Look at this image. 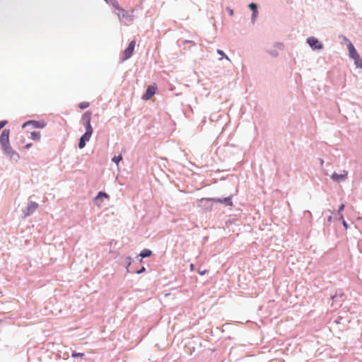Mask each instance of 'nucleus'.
Here are the masks:
<instances>
[{"mask_svg":"<svg viewBox=\"0 0 362 362\" xmlns=\"http://www.w3.org/2000/svg\"><path fill=\"white\" fill-rule=\"evenodd\" d=\"M109 196L105 193V192H100L97 197L95 198V201L96 202V204L98 205V206H100L101 204V202H103V198H108Z\"/></svg>","mask_w":362,"mask_h":362,"instance_id":"nucleus-11","label":"nucleus"},{"mask_svg":"<svg viewBox=\"0 0 362 362\" xmlns=\"http://www.w3.org/2000/svg\"><path fill=\"white\" fill-rule=\"evenodd\" d=\"M328 221H329V222H331V221H332V216H331L328 218Z\"/></svg>","mask_w":362,"mask_h":362,"instance_id":"nucleus-30","label":"nucleus"},{"mask_svg":"<svg viewBox=\"0 0 362 362\" xmlns=\"http://www.w3.org/2000/svg\"><path fill=\"white\" fill-rule=\"evenodd\" d=\"M91 117H92V112L90 111L86 112L82 116V119L83 121V124L84 123H90V120H91Z\"/></svg>","mask_w":362,"mask_h":362,"instance_id":"nucleus-13","label":"nucleus"},{"mask_svg":"<svg viewBox=\"0 0 362 362\" xmlns=\"http://www.w3.org/2000/svg\"><path fill=\"white\" fill-rule=\"evenodd\" d=\"M9 134L8 129H4L0 136V143L1 146L9 145Z\"/></svg>","mask_w":362,"mask_h":362,"instance_id":"nucleus-6","label":"nucleus"},{"mask_svg":"<svg viewBox=\"0 0 362 362\" xmlns=\"http://www.w3.org/2000/svg\"><path fill=\"white\" fill-rule=\"evenodd\" d=\"M184 43H185V44H186V43H192L193 45H195L192 41H190V40H185V41L184 42Z\"/></svg>","mask_w":362,"mask_h":362,"instance_id":"nucleus-27","label":"nucleus"},{"mask_svg":"<svg viewBox=\"0 0 362 362\" xmlns=\"http://www.w3.org/2000/svg\"><path fill=\"white\" fill-rule=\"evenodd\" d=\"M198 272H199V274L200 275H204V274H206V270H204V271H198Z\"/></svg>","mask_w":362,"mask_h":362,"instance_id":"nucleus-26","label":"nucleus"},{"mask_svg":"<svg viewBox=\"0 0 362 362\" xmlns=\"http://www.w3.org/2000/svg\"><path fill=\"white\" fill-rule=\"evenodd\" d=\"M83 356H84V354H83V353H77L76 351H73L72 354H71V356L73 358L83 357Z\"/></svg>","mask_w":362,"mask_h":362,"instance_id":"nucleus-21","label":"nucleus"},{"mask_svg":"<svg viewBox=\"0 0 362 362\" xmlns=\"http://www.w3.org/2000/svg\"><path fill=\"white\" fill-rule=\"evenodd\" d=\"M273 54H274V56H276L277 55V54L275 53V52H273Z\"/></svg>","mask_w":362,"mask_h":362,"instance_id":"nucleus-32","label":"nucleus"},{"mask_svg":"<svg viewBox=\"0 0 362 362\" xmlns=\"http://www.w3.org/2000/svg\"><path fill=\"white\" fill-rule=\"evenodd\" d=\"M344 204H341L339 208V210H338V214L339 215V218L340 219H343V214L341 213V211L344 210Z\"/></svg>","mask_w":362,"mask_h":362,"instance_id":"nucleus-20","label":"nucleus"},{"mask_svg":"<svg viewBox=\"0 0 362 362\" xmlns=\"http://www.w3.org/2000/svg\"><path fill=\"white\" fill-rule=\"evenodd\" d=\"M38 208V204L35 202H30L24 211L25 216H30Z\"/></svg>","mask_w":362,"mask_h":362,"instance_id":"nucleus-7","label":"nucleus"},{"mask_svg":"<svg viewBox=\"0 0 362 362\" xmlns=\"http://www.w3.org/2000/svg\"><path fill=\"white\" fill-rule=\"evenodd\" d=\"M307 42L313 49H320L322 47V44L313 37L308 38Z\"/></svg>","mask_w":362,"mask_h":362,"instance_id":"nucleus-9","label":"nucleus"},{"mask_svg":"<svg viewBox=\"0 0 362 362\" xmlns=\"http://www.w3.org/2000/svg\"><path fill=\"white\" fill-rule=\"evenodd\" d=\"M89 105L90 104L88 102H82V103H79L78 107L81 109H85V108H87L89 106Z\"/></svg>","mask_w":362,"mask_h":362,"instance_id":"nucleus-18","label":"nucleus"},{"mask_svg":"<svg viewBox=\"0 0 362 362\" xmlns=\"http://www.w3.org/2000/svg\"><path fill=\"white\" fill-rule=\"evenodd\" d=\"M145 270H146L145 267H141V269L140 270L137 271V272H136V273H137V274H141V273L144 272H145Z\"/></svg>","mask_w":362,"mask_h":362,"instance_id":"nucleus-24","label":"nucleus"},{"mask_svg":"<svg viewBox=\"0 0 362 362\" xmlns=\"http://www.w3.org/2000/svg\"><path fill=\"white\" fill-rule=\"evenodd\" d=\"M217 53H218V54L221 55L222 57H224L227 60H230V59L228 58V56H226L222 50H221V49H218V50H217Z\"/></svg>","mask_w":362,"mask_h":362,"instance_id":"nucleus-22","label":"nucleus"},{"mask_svg":"<svg viewBox=\"0 0 362 362\" xmlns=\"http://www.w3.org/2000/svg\"><path fill=\"white\" fill-rule=\"evenodd\" d=\"M32 125L34 128H40L42 129L46 126V123L42 121H28L23 124V127H26L27 125Z\"/></svg>","mask_w":362,"mask_h":362,"instance_id":"nucleus-8","label":"nucleus"},{"mask_svg":"<svg viewBox=\"0 0 362 362\" xmlns=\"http://www.w3.org/2000/svg\"><path fill=\"white\" fill-rule=\"evenodd\" d=\"M249 7L250 8V9H252L253 11V14L252 16H255L256 13H257V6L254 3H252L249 5Z\"/></svg>","mask_w":362,"mask_h":362,"instance_id":"nucleus-17","label":"nucleus"},{"mask_svg":"<svg viewBox=\"0 0 362 362\" xmlns=\"http://www.w3.org/2000/svg\"><path fill=\"white\" fill-rule=\"evenodd\" d=\"M206 201H212V202H216L219 203H228L229 205H232V202L230 201V197L224 198V199H214V198H206L205 199Z\"/></svg>","mask_w":362,"mask_h":362,"instance_id":"nucleus-12","label":"nucleus"},{"mask_svg":"<svg viewBox=\"0 0 362 362\" xmlns=\"http://www.w3.org/2000/svg\"><path fill=\"white\" fill-rule=\"evenodd\" d=\"M273 54H274V56H276L277 55V54L275 53V52H273Z\"/></svg>","mask_w":362,"mask_h":362,"instance_id":"nucleus-33","label":"nucleus"},{"mask_svg":"<svg viewBox=\"0 0 362 362\" xmlns=\"http://www.w3.org/2000/svg\"><path fill=\"white\" fill-rule=\"evenodd\" d=\"M90 137L91 136L88 135V134H84L80 139L78 147L80 148H84L86 146V141H89Z\"/></svg>","mask_w":362,"mask_h":362,"instance_id":"nucleus-10","label":"nucleus"},{"mask_svg":"<svg viewBox=\"0 0 362 362\" xmlns=\"http://www.w3.org/2000/svg\"><path fill=\"white\" fill-rule=\"evenodd\" d=\"M346 41L347 42V48L349 57L354 60L355 64L357 67L362 69V59L356 50L354 45L348 39H346Z\"/></svg>","mask_w":362,"mask_h":362,"instance_id":"nucleus-1","label":"nucleus"},{"mask_svg":"<svg viewBox=\"0 0 362 362\" xmlns=\"http://www.w3.org/2000/svg\"><path fill=\"white\" fill-rule=\"evenodd\" d=\"M135 45H136V42L134 40H132L129 44L127 48H126L122 53V62L129 59L133 55Z\"/></svg>","mask_w":362,"mask_h":362,"instance_id":"nucleus-2","label":"nucleus"},{"mask_svg":"<svg viewBox=\"0 0 362 362\" xmlns=\"http://www.w3.org/2000/svg\"><path fill=\"white\" fill-rule=\"evenodd\" d=\"M41 138L40 132H31V139L34 141H40Z\"/></svg>","mask_w":362,"mask_h":362,"instance_id":"nucleus-16","label":"nucleus"},{"mask_svg":"<svg viewBox=\"0 0 362 362\" xmlns=\"http://www.w3.org/2000/svg\"><path fill=\"white\" fill-rule=\"evenodd\" d=\"M6 121H0V130L6 125Z\"/></svg>","mask_w":362,"mask_h":362,"instance_id":"nucleus-23","label":"nucleus"},{"mask_svg":"<svg viewBox=\"0 0 362 362\" xmlns=\"http://www.w3.org/2000/svg\"><path fill=\"white\" fill-rule=\"evenodd\" d=\"M4 153L12 160H17L19 158L18 154L14 151L10 144L2 147Z\"/></svg>","mask_w":362,"mask_h":362,"instance_id":"nucleus-5","label":"nucleus"},{"mask_svg":"<svg viewBox=\"0 0 362 362\" xmlns=\"http://www.w3.org/2000/svg\"><path fill=\"white\" fill-rule=\"evenodd\" d=\"M32 146V144H28L25 145L26 148H29Z\"/></svg>","mask_w":362,"mask_h":362,"instance_id":"nucleus-29","label":"nucleus"},{"mask_svg":"<svg viewBox=\"0 0 362 362\" xmlns=\"http://www.w3.org/2000/svg\"><path fill=\"white\" fill-rule=\"evenodd\" d=\"M348 174H349L348 171L346 170H341L340 173H337L334 172L332 175L331 179L334 182H340L344 181L347 179Z\"/></svg>","mask_w":362,"mask_h":362,"instance_id":"nucleus-3","label":"nucleus"},{"mask_svg":"<svg viewBox=\"0 0 362 362\" xmlns=\"http://www.w3.org/2000/svg\"><path fill=\"white\" fill-rule=\"evenodd\" d=\"M122 156L121 155H119L117 156H114L112 159V160L113 162H115V163L118 164V163L122 160Z\"/></svg>","mask_w":362,"mask_h":362,"instance_id":"nucleus-19","label":"nucleus"},{"mask_svg":"<svg viewBox=\"0 0 362 362\" xmlns=\"http://www.w3.org/2000/svg\"><path fill=\"white\" fill-rule=\"evenodd\" d=\"M157 90V87L156 84H153L151 86H149L145 93L142 95V99L144 100H148L152 98V96L156 93V91Z\"/></svg>","mask_w":362,"mask_h":362,"instance_id":"nucleus-4","label":"nucleus"},{"mask_svg":"<svg viewBox=\"0 0 362 362\" xmlns=\"http://www.w3.org/2000/svg\"><path fill=\"white\" fill-rule=\"evenodd\" d=\"M194 264H190V270H191V271H193V270H194Z\"/></svg>","mask_w":362,"mask_h":362,"instance_id":"nucleus-28","label":"nucleus"},{"mask_svg":"<svg viewBox=\"0 0 362 362\" xmlns=\"http://www.w3.org/2000/svg\"><path fill=\"white\" fill-rule=\"evenodd\" d=\"M152 254V252L148 249H144L141 253L139 254V256L142 258L150 257Z\"/></svg>","mask_w":362,"mask_h":362,"instance_id":"nucleus-14","label":"nucleus"},{"mask_svg":"<svg viewBox=\"0 0 362 362\" xmlns=\"http://www.w3.org/2000/svg\"><path fill=\"white\" fill-rule=\"evenodd\" d=\"M84 126L86 128L85 134H88V135L91 136L93 134V128L91 127L90 122V123H84Z\"/></svg>","mask_w":362,"mask_h":362,"instance_id":"nucleus-15","label":"nucleus"},{"mask_svg":"<svg viewBox=\"0 0 362 362\" xmlns=\"http://www.w3.org/2000/svg\"><path fill=\"white\" fill-rule=\"evenodd\" d=\"M230 15H233V10H230Z\"/></svg>","mask_w":362,"mask_h":362,"instance_id":"nucleus-31","label":"nucleus"},{"mask_svg":"<svg viewBox=\"0 0 362 362\" xmlns=\"http://www.w3.org/2000/svg\"><path fill=\"white\" fill-rule=\"evenodd\" d=\"M342 220V223H343V226H344V228L346 229L348 228V226H347V223L346 222L344 221V219H341Z\"/></svg>","mask_w":362,"mask_h":362,"instance_id":"nucleus-25","label":"nucleus"}]
</instances>
